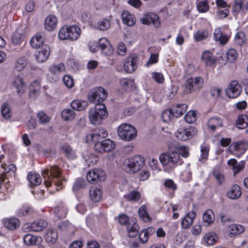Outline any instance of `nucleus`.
Returning a JSON list of instances; mask_svg holds the SVG:
<instances>
[{"label":"nucleus","instance_id":"58","mask_svg":"<svg viewBox=\"0 0 248 248\" xmlns=\"http://www.w3.org/2000/svg\"><path fill=\"white\" fill-rule=\"evenodd\" d=\"M196 113L195 111H189L185 116V120L187 123L192 124L196 120Z\"/></svg>","mask_w":248,"mask_h":248},{"label":"nucleus","instance_id":"7","mask_svg":"<svg viewBox=\"0 0 248 248\" xmlns=\"http://www.w3.org/2000/svg\"><path fill=\"white\" fill-rule=\"evenodd\" d=\"M197 133V129L194 126H190L178 130L176 133V136L178 140H186L192 138Z\"/></svg>","mask_w":248,"mask_h":248},{"label":"nucleus","instance_id":"49","mask_svg":"<svg viewBox=\"0 0 248 248\" xmlns=\"http://www.w3.org/2000/svg\"><path fill=\"white\" fill-rule=\"evenodd\" d=\"M203 221L204 223H206L207 225L213 222L214 214L211 210H207L204 213L203 215Z\"/></svg>","mask_w":248,"mask_h":248},{"label":"nucleus","instance_id":"40","mask_svg":"<svg viewBox=\"0 0 248 248\" xmlns=\"http://www.w3.org/2000/svg\"><path fill=\"white\" fill-rule=\"evenodd\" d=\"M75 112L70 108L64 109L61 113L62 117L64 121H72L75 117Z\"/></svg>","mask_w":248,"mask_h":248},{"label":"nucleus","instance_id":"5","mask_svg":"<svg viewBox=\"0 0 248 248\" xmlns=\"http://www.w3.org/2000/svg\"><path fill=\"white\" fill-rule=\"evenodd\" d=\"M126 171L134 173L139 171L144 165V159L140 155L130 158L126 163Z\"/></svg>","mask_w":248,"mask_h":248},{"label":"nucleus","instance_id":"4","mask_svg":"<svg viewBox=\"0 0 248 248\" xmlns=\"http://www.w3.org/2000/svg\"><path fill=\"white\" fill-rule=\"evenodd\" d=\"M117 132L119 137L126 141L134 140L137 136L136 128L132 125L127 123L119 125L117 129Z\"/></svg>","mask_w":248,"mask_h":248},{"label":"nucleus","instance_id":"61","mask_svg":"<svg viewBox=\"0 0 248 248\" xmlns=\"http://www.w3.org/2000/svg\"><path fill=\"white\" fill-rule=\"evenodd\" d=\"M33 212L32 208L29 206H23L19 209L17 211V214L19 216H26L31 214Z\"/></svg>","mask_w":248,"mask_h":248},{"label":"nucleus","instance_id":"38","mask_svg":"<svg viewBox=\"0 0 248 248\" xmlns=\"http://www.w3.org/2000/svg\"><path fill=\"white\" fill-rule=\"evenodd\" d=\"M228 231L231 236H233L243 232L244 228L242 225L232 224L229 227Z\"/></svg>","mask_w":248,"mask_h":248},{"label":"nucleus","instance_id":"57","mask_svg":"<svg viewBox=\"0 0 248 248\" xmlns=\"http://www.w3.org/2000/svg\"><path fill=\"white\" fill-rule=\"evenodd\" d=\"M185 93H191L192 92L195 91V89L192 84V78H189L186 79L184 85Z\"/></svg>","mask_w":248,"mask_h":248},{"label":"nucleus","instance_id":"28","mask_svg":"<svg viewBox=\"0 0 248 248\" xmlns=\"http://www.w3.org/2000/svg\"><path fill=\"white\" fill-rule=\"evenodd\" d=\"M228 165L232 166V169L234 170V175L238 173L239 171L244 169L245 166V162L241 161L237 163L235 159H231L228 161Z\"/></svg>","mask_w":248,"mask_h":248},{"label":"nucleus","instance_id":"36","mask_svg":"<svg viewBox=\"0 0 248 248\" xmlns=\"http://www.w3.org/2000/svg\"><path fill=\"white\" fill-rule=\"evenodd\" d=\"M236 126L239 129H245L248 126V117L246 115L238 116L236 121Z\"/></svg>","mask_w":248,"mask_h":248},{"label":"nucleus","instance_id":"35","mask_svg":"<svg viewBox=\"0 0 248 248\" xmlns=\"http://www.w3.org/2000/svg\"><path fill=\"white\" fill-rule=\"evenodd\" d=\"M28 179L31 185L34 186H39L42 182L40 175L34 172H30L28 175Z\"/></svg>","mask_w":248,"mask_h":248},{"label":"nucleus","instance_id":"33","mask_svg":"<svg viewBox=\"0 0 248 248\" xmlns=\"http://www.w3.org/2000/svg\"><path fill=\"white\" fill-rule=\"evenodd\" d=\"M57 238V233L55 229H48L47 230L45 235V239L47 243L54 244L56 242Z\"/></svg>","mask_w":248,"mask_h":248},{"label":"nucleus","instance_id":"17","mask_svg":"<svg viewBox=\"0 0 248 248\" xmlns=\"http://www.w3.org/2000/svg\"><path fill=\"white\" fill-rule=\"evenodd\" d=\"M12 85L16 89V92L18 94L23 93L25 91L26 83L21 75H18L14 78L12 82Z\"/></svg>","mask_w":248,"mask_h":248},{"label":"nucleus","instance_id":"23","mask_svg":"<svg viewBox=\"0 0 248 248\" xmlns=\"http://www.w3.org/2000/svg\"><path fill=\"white\" fill-rule=\"evenodd\" d=\"M47 225V222L44 219L37 220L30 225V230L40 232L45 229Z\"/></svg>","mask_w":248,"mask_h":248},{"label":"nucleus","instance_id":"52","mask_svg":"<svg viewBox=\"0 0 248 248\" xmlns=\"http://www.w3.org/2000/svg\"><path fill=\"white\" fill-rule=\"evenodd\" d=\"M161 117L162 120L167 123L175 117L171 108H170L166 109L162 112Z\"/></svg>","mask_w":248,"mask_h":248},{"label":"nucleus","instance_id":"3","mask_svg":"<svg viewBox=\"0 0 248 248\" xmlns=\"http://www.w3.org/2000/svg\"><path fill=\"white\" fill-rule=\"evenodd\" d=\"M107 111L104 104H95L89 111V118L92 124H100L102 120L106 117Z\"/></svg>","mask_w":248,"mask_h":248},{"label":"nucleus","instance_id":"8","mask_svg":"<svg viewBox=\"0 0 248 248\" xmlns=\"http://www.w3.org/2000/svg\"><path fill=\"white\" fill-rule=\"evenodd\" d=\"M241 92L242 87L236 80L232 81L226 90L227 96L232 98L237 97L241 94Z\"/></svg>","mask_w":248,"mask_h":248},{"label":"nucleus","instance_id":"26","mask_svg":"<svg viewBox=\"0 0 248 248\" xmlns=\"http://www.w3.org/2000/svg\"><path fill=\"white\" fill-rule=\"evenodd\" d=\"M57 19L55 16L50 15L47 16L45 20V27L46 30L50 31L56 28Z\"/></svg>","mask_w":248,"mask_h":248},{"label":"nucleus","instance_id":"37","mask_svg":"<svg viewBox=\"0 0 248 248\" xmlns=\"http://www.w3.org/2000/svg\"><path fill=\"white\" fill-rule=\"evenodd\" d=\"M127 230L128 232V235L130 237H135L139 231V226L135 222H129L127 226Z\"/></svg>","mask_w":248,"mask_h":248},{"label":"nucleus","instance_id":"20","mask_svg":"<svg viewBox=\"0 0 248 248\" xmlns=\"http://www.w3.org/2000/svg\"><path fill=\"white\" fill-rule=\"evenodd\" d=\"M44 41V34L42 32L37 33L35 36L32 37L30 41V44L32 47L34 48H40Z\"/></svg>","mask_w":248,"mask_h":248},{"label":"nucleus","instance_id":"46","mask_svg":"<svg viewBox=\"0 0 248 248\" xmlns=\"http://www.w3.org/2000/svg\"><path fill=\"white\" fill-rule=\"evenodd\" d=\"M38 240V237L31 234H27L23 238L25 244L28 246L35 245Z\"/></svg>","mask_w":248,"mask_h":248},{"label":"nucleus","instance_id":"24","mask_svg":"<svg viewBox=\"0 0 248 248\" xmlns=\"http://www.w3.org/2000/svg\"><path fill=\"white\" fill-rule=\"evenodd\" d=\"M207 125L210 130L215 131L217 128L222 127L223 121L220 118L212 117L208 120Z\"/></svg>","mask_w":248,"mask_h":248},{"label":"nucleus","instance_id":"48","mask_svg":"<svg viewBox=\"0 0 248 248\" xmlns=\"http://www.w3.org/2000/svg\"><path fill=\"white\" fill-rule=\"evenodd\" d=\"M27 64V61L24 57H20L18 59L15 64V68L18 71L23 70Z\"/></svg>","mask_w":248,"mask_h":248},{"label":"nucleus","instance_id":"41","mask_svg":"<svg viewBox=\"0 0 248 248\" xmlns=\"http://www.w3.org/2000/svg\"><path fill=\"white\" fill-rule=\"evenodd\" d=\"M62 149L69 159H74L76 158V153L70 145L64 144L62 146Z\"/></svg>","mask_w":248,"mask_h":248},{"label":"nucleus","instance_id":"64","mask_svg":"<svg viewBox=\"0 0 248 248\" xmlns=\"http://www.w3.org/2000/svg\"><path fill=\"white\" fill-rule=\"evenodd\" d=\"M85 160L89 165H93L98 161V158L95 155L91 153L87 156Z\"/></svg>","mask_w":248,"mask_h":248},{"label":"nucleus","instance_id":"47","mask_svg":"<svg viewBox=\"0 0 248 248\" xmlns=\"http://www.w3.org/2000/svg\"><path fill=\"white\" fill-rule=\"evenodd\" d=\"M64 70L65 66L62 63L52 65L49 68V71L53 74H58L63 72Z\"/></svg>","mask_w":248,"mask_h":248},{"label":"nucleus","instance_id":"27","mask_svg":"<svg viewBox=\"0 0 248 248\" xmlns=\"http://www.w3.org/2000/svg\"><path fill=\"white\" fill-rule=\"evenodd\" d=\"M68 40L75 41L77 40L80 35L81 30L79 27L76 25L69 26Z\"/></svg>","mask_w":248,"mask_h":248},{"label":"nucleus","instance_id":"12","mask_svg":"<svg viewBox=\"0 0 248 248\" xmlns=\"http://www.w3.org/2000/svg\"><path fill=\"white\" fill-rule=\"evenodd\" d=\"M138 57L137 55L132 54L125 60L124 64V71L128 73H132L137 68Z\"/></svg>","mask_w":248,"mask_h":248},{"label":"nucleus","instance_id":"34","mask_svg":"<svg viewBox=\"0 0 248 248\" xmlns=\"http://www.w3.org/2000/svg\"><path fill=\"white\" fill-rule=\"evenodd\" d=\"M188 106L186 104H178L171 108L175 117L178 118L182 115L187 109Z\"/></svg>","mask_w":248,"mask_h":248},{"label":"nucleus","instance_id":"32","mask_svg":"<svg viewBox=\"0 0 248 248\" xmlns=\"http://www.w3.org/2000/svg\"><path fill=\"white\" fill-rule=\"evenodd\" d=\"M88 106L87 101L81 100H75L71 103L72 108L77 111H82L84 110Z\"/></svg>","mask_w":248,"mask_h":248},{"label":"nucleus","instance_id":"2","mask_svg":"<svg viewBox=\"0 0 248 248\" xmlns=\"http://www.w3.org/2000/svg\"><path fill=\"white\" fill-rule=\"evenodd\" d=\"M159 159L162 165L165 167V171L173 170L184 162L178 153L175 151L169 150L168 152L161 154Z\"/></svg>","mask_w":248,"mask_h":248},{"label":"nucleus","instance_id":"31","mask_svg":"<svg viewBox=\"0 0 248 248\" xmlns=\"http://www.w3.org/2000/svg\"><path fill=\"white\" fill-rule=\"evenodd\" d=\"M242 192L240 187L236 185H233L227 192V196L232 199H238L241 195Z\"/></svg>","mask_w":248,"mask_h":248},{"label":"nucleus","instance_id":"22","mask_svg":"<svg viewBox=\"0 0 248 248\" xmlns=\"http://www.w3.org/2000/svg\"><path fill=\"white\" fill-rule=\"evenodd\" d=\"M90 197L92 201L94 202H99L102 198L103 192L100 188L93 186L89 191Z\"/></svg>","mask_w":248,"mask_h":248},{"label":"nucleus","instance_id":"60","mask_svg":"<svg viewBox=\"0 0 248 248\" xmlns=\"http://www.w3.org/2000/svg\"><path fill=\"white\" fill-rule=\"evenodd\" d=\"M213 174L219 184L220 185L224 182V176L218 170L214 169L213 171Z\"/></svg>","mask_w":248,"mask_h":248},{"label":"nucleus","instance_id":"51","mask_svg":"<svg viewBox=\"0 0 248 248\" xmlns=\"http://www.w3.org/2000/svg\"><path fill=\"white\" fill-rule=\"evenodd\" d=\"M246 38L244 33L239 32L236 33L234 37L235 44L242 46L246 43Z\"/></svg>","mask_w":248,"mask_h":248},{"label":"nucleus","instance_id":"9","mask_svg":"<svg viewBox=\"0 0 248 248\" xmlns=\"http://www.w3.org/2000/svg\"><path fill=\"white\" fill-rule=\"evenodd\" d=\"M115 147V143L112 140L106 139L101 142L97 141L94 144V150L96 152L102 153L108 152Z\"/></svg>","mask_w":248,"mask_h":248},{"label":"nucleus","instance_id":"16","mask_svg":"<svg viewBox=\"0 0 248 248\" xmlns=\"http://www.w3.org/2000/svg\"><path fill=\"white\" fill-rule=\"evenodd\" d=\"M244 0H235L232 7V13L234 16H236L239 13L242 11L245 14L248 11V2L243 5Z\"/></svg>","mask_w":248,"mask_h":248},{"label":"nucleus","instance_id":"19","mask_svg":"<svg viewBox=\"0 0 248 248\" xmlns=\"http://www.w3.org/2000/svg\"><path fill=\"white\" fill-rule=\"evenodd\" d=\"M2 221L4 226L10 230L17 229L20 224L19 220L16 217L5 218Z\"/></svg>","mask_w":248,"mask_h":248},{"label":"nucleus","instance_id":"45","mask_svg":"<svg viewBox=\"0 0 248 248\" xmlns=\"http://www.w3.org/2000/svg\"><path fill=\"white\" fill-rule=\"evenodd\" d=\"M139 215L142 220L145 222H149L151 218L147 212V207L145 205L141 206L138 211Z\"/></svg>","mask_w":248,"mask_h":248},{"label":"nucleus","instance_id":"63","mask_svg":"<svg viewBox=\"0 0 248 248\" xmlns=\"http://www.w3.org/2000/svg\"><path fill=\"white\" fill-rule=\"evenodd\" d=\"M40 89V83L38 81H34L30 85L29 90L31 93L37 94Z\"/></svg>","mask_w":248,"mask_h":248},{"label":"nucleus","instance_id":"10","mask_svg":"<svg viewBox=\"0 0 248 248\" xmlns=\"http://www.w3.org/2000/svg\"><path fill=\"white\" fill-rule=\"evenodd\" d=\"M143 24L150 25L152 24L155 28H159L161 25V21L157 15L153 13H148L140 19Z\"/></svg>","mask_w":248,"mask_h":248},{"label":"nucleus","instance_id":"25","mask_svg":"<svg viewBox=\"0 0 248 248\" xmlns=\"http://www.w3.org/2000/svg\"><path fill=\"white\" fill-rule=\"evenodd\" d=\"M196 216L195 213L193 211L187 213L182 220L181 225L182 228L184 229L189 228L192 224L193 219L195 218Z\"/></svg>","mask_w":248,"mask_h":248},{"label":"nucleus","instance_id":"14","mask_svg":"<svg viewBox=\"0 0 248 248\" xmlns=\"http://www.w3.org/2000/svg\"><path fill=\"white\" fill-rule=\"evenodd\" d=\"M38 48L39 50L35 55V58L38 62H43L47 59L49 55V47L47 45H43Z\"/></svg>","mask_w":248,"mask_h":248},{"label":"nucleus","instance_id":"29","mask_svg":"<svg viewBox=\"0 0 248 248\" xmlns=\"http://www.w3.org/2000/svg\"><path fill=\"white\" fill-rule=\"evenodd\" d=\"M122 19L123 22L127 26H132L135 23L134 16L128 11H124L122 14Z\"/></svg>","mask_w":248,"mask_h":248},{"label":"nucleus","instance_id":"6","mask_svg":"<svg viewBox=\"0 0 248 248\" xmlns=\"http://www.w3.org/2000/svg\"><path fill=\"white\" fill-rule=\"evenodd\" d=\"M107 97L106 91L102 87H98L94 90L91 95H89V100L96 104H102L101 103Z\"/></svg>","mask_w":248,"mask_h":248},{"label":"nucleus","instance_id":"62","mask_svg":"<svg viewBox=\"0 0 248 248\" xmlns=\"http://www.w3.org/2000/svg\"><path fill=\"white\" fill-rule=\"evenodd\" d=\"M237 53L235 49L231 48L228 50L226 53V57L228 61L232 62L237 58Z\"/></svg>","mask_w":248,"mask_h":248},{"label":"nucleus","instance_id":"13","mask_svg":"<svg viewBox=\"0 0 248 248\" xmlns=\"http://www.w3.org/2000/svg\"><path fill=\"white\" fill-rule=\"evenodd\" d=\"M105 172L101 169H93L88 172L86 176L87 180L90 183H95L98 180L104 181L105 179Z\"/></svg>","mask_w":248,"mask_h":248},{"label":"nucleus","instance_id":"54","mask_svg":"<svg viewBox=\"0 0 248 248\" xmlns=\"http://www.w3.org/2000/svg\"><path fill=\"white\" fill-rule=\"evenodd\" d=\"M69 26H64L61 28L59 32V37L62 40H68Z\"/></svg>","mask_w":248,"mask_h":248},{"label":"nucleus","instance_id":"50","mask_svg":"<svg viewBox=\"0 0 248 248\" xmlns=\"http://www.w3.org/2000/svg\"><path fill=\"white\" fill-rule=\"evenodd\" d=\"M1 115L5 119H9L11 116V112L8 104L4 103L1 108Z\"/></svg>","mask_w":248,"mask_h":248},{"label":"nucleus","instance_id":"1","mask_svg":"<svg viewBox=\"0 0 248 248\" xmlns=\"http://www.w3.org/2000/svg\"><path fill=\"white\" fill-rule=\"evenodd\" d=\"M42 174L46 187H49L53 184L56 187L57 191L62 188L63 178L59 168L56 166H50L45 169Z\"/></svg>","mask_w":248,"mask_h":248},{"label":"nucleus","instance_id":"15","mask_svg":"<svg viewBox=\"0 0 248 248\" xmlns=\"http://www.w3.org/2000/svg\"><path fill=\"white\" fill-rule=\"evenodd\" d=\"M202 61L206 66L213 67L217 62V58L209 51H204L202 55Z\"/></svg>","mask_w":248,"mask_h":248},{"label":"nucleus","instance_id":"11","mask_svg":"<svg viewBox=\"0 0 248 248\" xmlns=\"http://www.w3.org/2000/svg\"><path fill=\"white\" fill-rule=\"evenodd\" d=\"M108 136V133L104 128H97L93 133L88 134L86 136L85 140L87 142L92 141L97 142L100 139L106 138Z\"/></svg>","mask_w":248,"mask_h":248},{"label":"nucleus","instance_id":"39","mask_svg":"<svg viewBox=\"0 0 248 248\" xmlns=\"http://www.w3.org/2000/svg\"><path fill=\"white\" fill-rule=\"evenodd\" d=\"M209 33L207 30L198 31L194 35L196 41L199 42L206 40L209 37Z\"/></svg>","mask_w":248,"mask_h":248},{"label":"nucleus","instance_id":"59","mask_svg":"<svg viewBox=\"0 0 248 248\" xmlns=\"http://www.w3.org/2000/svg\"><path fill=\"white\" fill-rule=\"evenodd\" d=\"M192 79V84L196 91L202 88L203 84V79L202 78L197 77Z\"/></svg>","mask_w":248,"mask_h":248},{"label":"nucleus","instance_id":"56","mask_svg":"<svg viewBox=\"0 0 248 248\" xmlns=\"http://www.w3.org/2000/svg\"><path fill=\"white\" fill-rule=\"evenodd\" d=\"M134 83V80L133 79L124 78L120 80V84L121 86L124 88L128 89L131 88Z\"/></svg>","mask_w":248,"mask_h":248},{"label":"nucleus","instance_id":"30","mask_svg":"<svg viewBox=\"0 0 248 248\" xmlns=\"http://www.w3.org/2000/svg\"><path fill=\"white\" fill-rule=\"evenodd\" d=\"M54 212L58 218H64L67 214V209L63 203L61 202L56 206Z\"/></svg>","mask_w":248,"mask_h":248},{"label":"nucleus","instance_id":"43","mask_svg":"<svg viewBox=\"0 0 248 248\" xmlns=\"http://www.w3.org/2000/svg\"><path fill=\"white\" fill-rule=\"evenodd\" d=\"M217 236L214 232H209L206 233L204 237V242L208 246H212L215 244L217 241Z\"/></svg>","mask_w":248,"mask_h":248},{"label":"nucleus","instance_id":"53","mask_svg":"<svg viewBox=\"0 0 248 248\" xmlns=\"http://www.w3.org/2000/svg\"><path fill=\"white\" fill-rule=\"evenodd\" d=\"M110 26V21L107 19H103L97 23V29L101 31H107Z\"/></svg>","mask_w":248,"mask_h":248},{"label":"nucleus","instance_id":"42","mask_svg":"<svg viewBox=\"0 0 248 248\" xmlns=\"http://www.w3.org/2000/svg\"><path fill=\"white\" fill-rule=\"evenodd\" d=\"M126 200L132 202H138L141 197L140 193L139 191L133 190L126 195L124 196Z\"/></svg>","mask_w":248,"mask_h":248},{"label":"nucleus","instance_id":"44","mask_svg":"<svg viewBox=\"0 0 248 248\" xmlns=\"http://www.w3.org/2000/svg\"><path fill=\"white\" fill-rule=\"evenodd\" d=\"M24 34L22 31L16 30L14 33L12 37V42L16 45L20 44L23 41Z\"/></svg>","mask_w":248,"mask_h":248},{"label":"nucleus","instance_id":"21","mask_svg":"<svg viewBox=\"0 0 248 248\" xmlns=\"http://www.w3.org/2000/svg\"><path fill=\"white\" fill-rule=\"evenodd\" d=\"M213 37L215 40L218 41L221 45L226 44L229 39L228 36L222 33L220 28H217L214 30Z\"/></svg>","mask_w":248,"mask_h":248},{"label":"nucleus","instance_id":"18","mask_svg":"<svg viewBox=\"0 0 248 248\" xmlns=\"http://www.w3.org/2000/svg\"><path fill=\"white\" fill-rule=\"evenodd\" d=\"M99 46L102 51L106 55H111L113 51L108 40L105 37L101 38L99 41Z\"/></svg>","mask_w":248,"mask_h":248},{"label":"nucleus","instance_id":"55","mask_svg":"<svg viewBox=\"0 0 248 248\" xmlns=\"http://www.w3.org/2000/svg\"><path fill=\"white\" fill-rule=\"evenodd\" d=\"M209 148L208 146L202 145L201 147V155L199 158V161L204 162L208 156Z\"/></svg>","mask_w":248,"mask_h":248}]
</instances>
